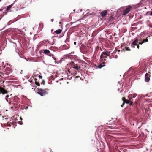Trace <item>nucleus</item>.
<instances>
[{"mask_svg": "<svg viewBox=\"0 0 152 152\" xmlns=\"http://www.w3.org/2000/svg\"><path fill=\"white\" fill-rule=\"evenodd\" d=\"M68 65L71 69L73 70L74 69H75L77 71H78L80 69V67L78 66V64H75L73 61L69 63Z\"/></svg>", "mask_w": 152, "mask_h": 152, "instance_id": "obj_1", "label": "nucleus"}, {"mask_svg": "<svg viewBox=\"0 0 152 152\" xmlns=\"http://www.w3.org/2000/svg\"><path fill=\"white\" fill-rule=\"evenodd\" d=\"M14 3L12 4L11 5L8 6L7 7L6 10L7 12H15L18 10V7L16 8L15 7H12L13 6Z\"/></svg>", "mask_w": 152, "mask_h": 152, "instance_id": "obj_2", "label": "nucleus"}, {"mask_svg": "<svg viewBox=\"0 0 152 152\" xmlns=\"http://www.w3.org/2000/svg\"><path fill=\"white\" fill-rule=\"evenodd\" d=\"M12 96V94H11L10 95H7L5 97V99L10 104H13V103L12 102L13 98V96Z\"/></svg>", "mask_w": 152, "mask_h": 152, "instance_id": "obj_3", "label": "nucleus"}, {"mask_svg": "<svg viewBox=\"0 0 152 152\" xmlns=\"http://www.w3.org/2000/svg\"><path fill=\"white\" fill-rule=\"evenodd\" d=\"M48 89H42L41 88L38 89L37 91V93L40 95L41 96H44L48 94Z\"/></svg>", "mask_w": 152, "mask_h": 152, "instance_id": "obj_4", "label": "nucleus"}, {"mask_svg": "<svg viewBox=\"0 0 152 152\" xmlns=\"http://www.w3.org/2000/svg\"><path fill=\"white\" fill-rule=\"evenodd\" d=\"M139 41V44L140 45H142L143 42L142 41H140V40H139V39L137 38H135L133 42L131 43V47L132 48H134L135 47V46L137 45V43Z\"/></svg>", "mask_w": 152, "mask_h": 152, "instance_id": "obj_5", "label": "nucleus"}, {"mask_svg": "<svg viewBox=\"0 0 152 152\" xmlns=\"http://www.w3.org/2000/svg\"><path fill=\"white\" fill-rule=\"evenodd\" d=\"M132 9V6H129L127 7L124 10L122 14V15L124 16L127 14L131 11Z\"/></svg>", "mask_w": 152, "mask_h": 152, "instance_id": "obj_6", "label": "nucleus"}, {"mask_svg": "<svg viewBox=\"0 0 152 152\" xmlns=\"http://www.w3.org/2000/svg\"><path fill=\"white\" fill-rule=\"evenodd\" d=\"M43 53L45 54L48 55L50 56H52L53 58L54 59L55 61L56 60V58L54 57V56L53 54L50 53V52L49 50L47 49L44 50H43Z\"/></svg>", "mask_w": 152, "mask_h": 152, "instance_id": "obj_7", "label": "nucleus"}, {"mask_svg": "<svg viewBox=\"0 0 152 152\" xmlns=\"http://www.w3.org/2000/svg\"><path fill=\"white\" fill-rule=\"evenodd\" d=\"M151 73L149 72H148V73H147L145 75V81L146 82H148L150 80V77Z\"/></svg>", "mask_w": 152, "mask_h": 152, "instance_id": "obj_8", "label": "nucleus"}, {"mask_svg": "<svg viewBox=\"0 0 152 152\" xmlns=\"http://www.w3.org/2000/svg\"><path fill=\"white\" fill-rule=\"evenodd\" d=\"M8 91L5 90L4 88L0 86V94H1L3 95L8 93Z\"/></svg>", "mask_w": 152, "mask_h": 152, "instance_id": "obj_9", "label": "nucleus"}, {"mask_svg": "<svg viewBox=\"0 0 152 152\" xmlns=\"http://www.w3.org/2000/svg\"><path fill=\"white\" fill-rule=\"evenodd\" d=\"M122 99L123 101V104L122 105H121V106L122 107H123V106L125 103H126V104H129V101L126 99L125 97H123L122 98Z\"/></svg>", "mask_w": 152, "mask_h": 152, "instance_id": "obj_10", "label": "nucleus"}, {"mask_svg": "<svg viewBox=\"0 0 152 152\" xmlns=\"http://www.w3.org/2000/svg\"><path fill=\"white\" fill-rule=\"evenodd\" d=\"M12 101L16 102L17 103H19L20 102V99L17 96H13Z\"/></svg>", "mask_w": 152, "mask_h": 152, "instance_id": "obj_11", "label": "nucleus"}, {"mask_svg": "<svg viewBox=\"0 0 152 152\" xmlns=\"http://www.w3.org/2000/svg\"><path fill=\"white\" fill-rule=\"evenodd\" d=\"M107 13V10H104L101 12L100 15L102 18H103L106 16Z\"/></svg>", "mask_w": 152, "mask_h": 152, "instance_id": "obj_12", "label": "nucleus"}, {"mask_svg": "<svg viewBox=\"0 0 152 152\" xmlns=\"http://www.w3.org/2000/svg\"><path fill=\"white\" fill-rule=\"evenodd\" d=\"M17 47L15 43L11 42L10 45V48L12 49H15Z\"/></svg>", "mask_w": 152, "mask_h": 152, "instance_id": "obj_13", "label": "nucleus"}, {"mask_svg": "<svg viewBox=\"0 0 152 152\" xmlns=\"http://www.w3.org/2000/svg\"><path fill=\"white\" fill-rule=\"evenodd\" d=\"M107 58V56H106L104 53V52H102L100 56V58Z\"/></svg>", "mask_w": 152, "mask_h": 152, "instance_id": "obj_14", "label": "nucleus"}, {"mask_svg": "<svg viewBox=\"0 0 152 152\" xmlns=\"http://www.w3.org/2000/svg\"><path fill=\"white\" fill-rule=\"evenodd\" d=\"M62 30L61 29H58L56 30L55 31H54V32L56 33V34H59L61 33L62 32Z\"/></svg>", "mask_w": 152, "mask_h": 152, "instance_id": "obj_15", "label": "nucleus"}, {"mask_svg": "<svg viewBox=\"0 0 152 152\" xmlns=\"http://www.w3.org/2000/svg\"><path fill=\"white\" fill-rule=\"evenodd\" d=\"M105 54L108 56H109V57L110 58H111V57L110 56V52L108 51H106L105 52H104Z\"/></svg>", "mask_w": 152, "mask_h": 152, "instance_id": "obj_16", "label": "nucleus"}, {"mask_svg": "<svg viewBox=\"0 0 152 152\" xmlns=\"http://www.w3.org/2000/svg\"><path fill=\"white\" fill-rule=\"evenodd\" d=\"M37 80V79H35V84H36V85L37 86H39L40 85V84L39 83V82H37L36 81Z\"/></svg>", "mask_w": 152, "mask_h": 152, "instance_id": "obj_17", "label": "nucleus"}, {"mask_svg": "<svg viewBox=\"0 0 152 152\" xmlns=\"http://www.w3.org/2000/svg\"><path fill=\"white\" fill-rule=\"evenodd\" d=\"M137 95V94H133V95L132 94H131L130 95V96H131L132 97V98H135V97Z\"/></svg>", "mask_w": 152, "mask_h": 152, "instance_id": "obj_18", "label": "nucleus"}, {"mask_svg": "<svg viewBox=\"0 0 152 152\" xmlns=\"http://www.w3.org/2000/svg\"><path fill=\"white\" fill-rule=\"evenodd\" d=\"M104 66L102 65V64H100V65H99L97 67L99 68H101L102 67H103Z\"/></svg>", "mask_w": 152, "mask_h": 152, "instance_id": "obj_19", "label": "nucleus"}, {"mask_svg": "<svg viewBox=\"0 0 152 152\" xmlns=\"http://www.w3.org/2000/svg\"><path fill=\"white\" fill-rule=\"evenodd\" d=\"M55 48V47H51L50 48V49L52 50H53Z\"/></svg>", "mask_w": 152, "mask_h": 152, "instance_id": "obj_20", "label": "nucleus"}, {"mask_svg": "<svg viewBox=\"0 0 152 152\" xmlns=\"http://www.w3.org/2000/svg\"><path fill=\"white\" fill-rule=\"evenodd\" d=\"M125 49H126V51H130V49L129 48V47H126L125 48Z\"/></svg>", "mask_w": 152, "mask_h": 152, "instance_id": "obj_21", "label": "nucleus"}, {"mask_svg": "<svg viewBox=\"0 0 152 152\" xmlns=\"http://www.w3.org/2000/svg\"><path fill=\"white\" fill-rule=\"evenodd\" d=\"M132 98V97L131 96V97L129 98V102H131V101H132V100H133Z\"/></svg>", "mask_w": 152, "mask_h": 152, "instance_id": "obj_22", "label": "nucleus"}, {"mask_svg": "<svg viewBox=\"0 0 152 152\" xmlns=\"http://www.w3.org/2000/svg\"><path fill=\"white\" fill-rule=\"evenodd\" d=\"M45 83V81L44 80H43L42 82L41 83V84H43V85H44Z\"/></svg>", "mask_w": 152, "mask_h": 152, "instance_id": "obj_23", "label": "nucleus"}, {"mask_svg": "<svg viewBox=\"0 0 152 152\" xmlns=\"http://www.w3.org/2000/svg\"><path fill=\"white\" fill-rule=\"evenodd\" d=\"M142 42H143V43L146 42L145 41V39H143L142 40Z\"/></svg>", "mask_w": 152, "mask_h": 152, "instance_id": "obj_24", "label": "nucleus"}, {"mask_svg": "<svg viewBox=\"0 0 152 152\" xmlns=\"http://www.w3.org/2000/svg\"><path fill=\"white\" fill-rule=\"evenodd\" d=\"M137 45V48L138 49H139V45L137 44V45Z\"/></svg>", "mask_w": 152, "mask_h": 152, "instance_id": "obj_25", "label": "nucleus"}, {"mask_svg": "<svg viewBox=\"0 0 152 152\" xmlns=\"http://www.w3.org/2000/svg\"><path fill=\"white\" fill-rule=\"evenodd\" d=\"M130 102V105H132L133 104V103L132 101H131V102Z\"/></svg>", "mask_w": 152, "mask_h": 152, "instance_id": "obj_26", "label": "nucleus"}, {"mask_svg": "<svg viewBox=\"0 0 152 152\" xmlns=\"http://www.w3.org/2000/svg\"><path fill=\"white\" fill-rule=\"evenodd\" d=\"M145 41L146 42H148V40L147 38H146V39H145Z\"/></svg>", "mask_w": 152, "mask_h": 152, "instance_id": "obj_27", "label": "nucleus"}, {"mask_svg": "<svg viewBox=\"0 0 152 152\" xmlns=\"http://www.w3.org/2000/svg\"><path fill=\"white\" fill-rule=\"evenodd\" d=\"M42 76H41V75H39V78H41V79H42Z\"/></svg>", "mask_w": 152, "mask_h": 152, "instance_id": "obj_28", "label": "nucleus"}, {"mask_svg": "<svg viewBox=\"0 0 152 152\" xmlns=\"http://www.w3.org/2000/svg\"><path fill=\"white\" fill-rule=\"evenodd\" d=\"M150 15L151 16H152V11L151 12Z\"/></svg>", "mask_w": 152, "mask_h": 152, "instance_id": "obj_29", "label": "nucleus"}, {"mask_svg": "<svg viewBox=\"0 0 152 152\" xmlns=\"http://www.w3.org/2000/svg\"><path fill=\"white\" fill-rule=\"evenodd\" d=\"M51 22H53L54 21V19H52L51 20Z\"/></svg>", "mask_w": 152, "mask_h": 152, "instance_id": "obj_30", "label": "nucleus"}, {"mask_svg": "<svg viewBox=\"0 0 152 152\" xmlns=\"http://www.w3.org/2000/svg\"><path fill=\"white\" fill-rule=\"evenodd\" d=\"M79 77V76H77L76 77V78H78Z\"/></svg>", "mask_w": 152, "mask_h": 152, "instance_id": "obj_31", "label": "nucleus"}, {"mask_svg": "<svg viewBox=\"0 0 152 152\" xmlns=\"http://www.w3.org/2000/svg\"><path fill=\"white\" fill-rule=\"evenodd\" d=\"M142 39H139V40H140V41H142Z\"/></svg>", "mask_w": 152, "mask_h": 152, "instance_id": "obj_32", "label": "nucleus"}, {"mask_svg": "<svg viewBox=\"0 0 152 152\" xmlns=\"http://www.w3.org/2000/svg\"><path fill=\"white\" fill-rule=\"evenodd\" d=\"M53 31V29H52L51 30V31L52 32V31Z\"/></svg>", "mask_w": 152, "mask_h": 152, "instance_id": "obj_33", "label": "nucleus"}, {"mask_svg": "<svg viewBox=\"0 0 152 152\" xmlns=\"http://www.w3.org/2000/svg\"><path fill=\"white\" fill-rule=\"evenodd\" d=\"M74 44L75 45H76V42H74Z\"/></svg>", "mask_w": 152, "mask_h": 152, "instance_id": "obj_34", "label": "nucleus"}, {"mask_svg": "<svg viewBox=\"0 0 152 152\" xmlns=\"http://www.w3.org/2000/svg\"><path fill=\"white\" fill-rule=\"evenodd\" d=\"M14 107H15V108H16V106H15V104H14Z\"/></svg>", "mask_w": 152, "mask_h": 152, "instance_id": "obj_35", "label": "nucleus"}, {"mask_svg": "<svg viewBox=\"0 0 152 152\" xmlns=\"http://www.w3.org/2000/svg\"><path fill=\"white\" fill-rule=\"evenodd\" d=\"M11 108H12V109H13V107H11Z\"/></svg>", "mask_w": 152, "mask_h": 152, "instance_id": "obj_36", "label": "nucleus"}, {"mask_svg": "<svg viewBox=\"0 0 152 152\" xmlns=\"http://www.w3.org/2000/svg\"><path fill=\"white\" fill-rule=\"evenodd\" d=\"M104 60L105 61H106V59H104Z\"/></svg>", "mask_w": 152, "mask_h": 152, "instance_id": "obj_37", "label": "nucleus"}, {"mask_svg": "<svg viewBox=\"0 0 152 152\" xmlns=\"http://www.w3.org/2000/svg\"><path fill=\"white\" fill-rule=\"evenodd\" d=\"M60 23H61L60 22H59Z\"/></svg>", "mask_w": 152, "mask_h": 152, "instance_id": "obj_38", "label": "nucleus"}]
</instances>
